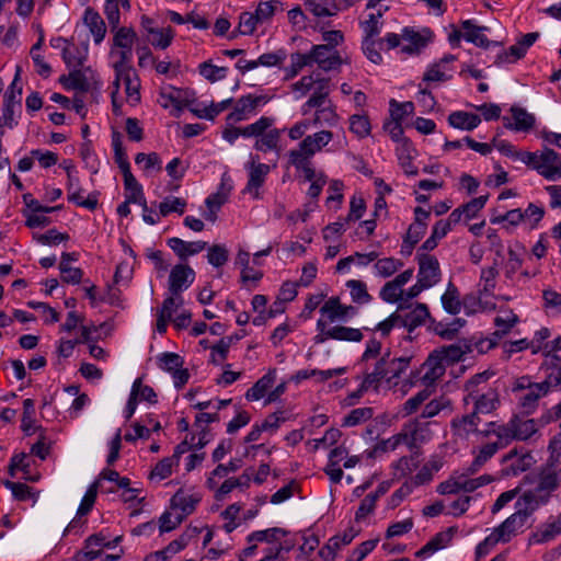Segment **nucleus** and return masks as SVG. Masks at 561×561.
I'll use <instances>...</instances> for the list:
<instances>
[{
  "mask_svg": "<svg viewBox=\"0 0 561 561\" xmlns=\"http://www.w3.org/2000/svg\"><path fill=\"white\" fill-rule=\"evenodd\" d=\"M494 376V371L484 370L468 379L463 386L466 396L463 403L473 404L472 412L478 416L494 412L501 404L496 388L486 387L488 380Z\"/></svg>",
  "mask_w": 561,
  "mask_h": 561,
  "instance_id": "obj_1",
  "label": "nucleus"
},
{
  "mask_svg": "<svg viewBox=\"0 0 561 561\" xmlns=\"http://www.w3.org/2000/svg\"><path fill=\"white\" fill-rule=\"evenodd\" d=\"M410 362L411 357H391L388 351L376 362L374 370L365 375L362 390L370 388L378 390L380 381L391 382L393 379L399 378L408 369Z\"/></svg>",
  "mask_w": 561,
  "mask_h": 561,
  "instance_id": "obj_2",
  "label": "nucleus"
},
{
  "mask_svg": "<svg viewBox=\"0 0 561 561\" xmlns=\"http://www.w3.org/2000/svg\"><path fill=\"white\" fill-rule=\"evenodd\" d=\"M516 156L546 180L554 182L561 179V157L553 149L546 148L541 152L522 151Z\"/></svg>",
  "mask_w": 561,
  "mask_h": 561,
  "instance_id": "obj_3",
  "label": "nucleus"
},
{
  "mask_svg": "<svg viewBox=\"0 0 561 561\" xmlns=\"http://www.w3.org/2000/svg\"><path fill=\"white\" fill-rule=\"evenodd\" d=\"M245 170L248 171V182L242 193L250 194L254 199H261L260 188L264 185L271 167L260 162L257 156L251 154L250 161L245 164Z\"/></svg>",
  "mask_w": 561,
  "mask_h": 561,
  "instance_id": "obj_4",
  "label": "nucleus"
},
{
  "mask_svg": "<svg viewBox=\"0 0 561 561\" xmlns=\"http://www.w3.org/2000/svg\"><path fill=\"white\" fill-rule=\"evenodd\" d=\"M506 424L507 428L502 430V437L507 438V446L514 440H527L538 432V423L534 419L513 415Z\"/></svg>",
  "mask_w": 561,
  "mask_h": 561,
  "instance_id": "obj_5",
  "label": "nucleus"
},
{
  "mask_svg": "<svg viewBox=\"0 0 561 561\" xmlns=\"http://www.w3.org/2000/svg\"><path fill=\"white\" fill-rule=\"evenodd\" d=\"M527 522L528 518L525 514L515 510L512 515L492 530V534L500 543H507L525 531Z\"/></svg>",
  "mask_w": 561,
  "mask_h": 561,
  "instance_id": "obj_6",
  "label": "nucleus"
},
{
  "mask_svg": "<svg viewBox=\"0 0 561 561\" xmlns=\"http://www.w3.org/2000/svg\"><path fill=\"white\" fill-rule=\"evenodd\" d=\"M534 463V457L528 451L513 448L502 458V477H517L530 469Z\"/></svg>",
  "mask_w": 561,
  "mask_h": 561,
  "instance_id": "obj_7",
  "label": "nucleus"
},
{
  "mask_svg": "<svg viewBox=\"0 0 561 561\" xmlns=\"http://www.w3.org/2000/svg\"><path fill=\"white\" fill-rule=\"evenodd\" d=\"M419 264L417 280L427 288L433 287L440 280V265L436 256L428 253H416Z\"/></svg>",
  "mask_w": 561,
  "mask_h": 561,
  "instance_id": "obj_8",
  "label": "nucleus"
},
{
  "mask_svg": "<svg viewBox=\"0 0 561 561\" xmlns=\"http://www.w3.org/2000/svg\"><path fill=\"white\" fill-rule=\"evenodd\" d=\"M481 417L472 411L456 415L450 421V432L456 440H468L472 434L479 433Z\"/></svg>",
  "mask_w": 561,
  "mask_h": 561,
  "instance_id": "obj_9",
  "label": "nucleus"
},
{
  "mask_svg": "<svg viewBox=\"0 0 561 561\" xmlns=\"http://www.w3.org/2000/svg\"><path fill=\"white\" fill-rule=\"evenodd\" d=\"M550 495L534 488L525 491L515 502V510L520 511L529 518L539 507L550 501Z\"/></svg>",
  "mask_w": 561,
  "mask_h": 561,
  "instance_id": "obj_10",
  "label": "nucleus"
},
{
  "mask_svg": "<svg viewBox=\"0 0 561 561\" xmlns=\"http://www.w3.org/2000/svg\"><path fill=\"white\" fill-rule=\"evenodd\" d=\"M195 279L194 270L184 264L174 265L169 275V291L173 296H179L187 289Z\"/></svg>",
  "mask_w": 561,
  "mask_h": 561,
  "instance_id": "obj_11",
  "label": "nucleus"
},
{
  "mask_svg": "<svg viewBox=\"0 0 561 561\" xmlns=\"http://www.w3.org/2000/svg\"><path fill=\"white\" fill-rule=\"evenodd\" d=\"M308 56H310V64L317 62L319 68L324 71L336 69L342 64L339 51L331 50L329 45H314Z\"/></svg>",
  "mask_w": 561,
  "mask_h": 561,
  "instance_id": "obj_12",
  "label": "nucleus"
},
{
  "mask_svg": "<svg viewBox=\"0 0 561 561\" xmlns=\"http://www.w3.org/2000/svg\"><path fill=\"white\" fill-rule=\"evenodd\" d=\"M268 99L265 95H252L248 94L241 96L231 113L227 116L229 124H234L247 118V115L254 112L261 104L267 103Z\"/></svg>",
  "mask_w": 561,
  "mask_h": 561,
  "instance_id": "obj_13",
  "label": "nucleus"
},
{
  "mask_svg": "<svg viewBox=\"0 0 561 561\" xmlns=\"http://www.w3.org/2000/svg\"><path fill=\"white\" fill-rule=\"evenodd\" d=\"M432 35L428 28L416 32L411 27H404L401 37L403 41L408 42V44L401 47V53L407 55L419 54L427 46L428 42L432 39Z\"/></svg>",
  "mask_w": 561,
  "mask_h": 561,
  "instance_id": "obj_14",
  "label": "nucleus"
},
{
  "mask_svg": "<svg viewBox=\"0 0 561 561\" xmlns=\"http://www.w3.org/2000/svg\"><path fill=\"white\" fill-rule=\"evenodd\" d=\"M333 139V134L330 130H320L313 135H309L299 144V149L291 150L290 152H298L304 157L311 158L316 152L320 151Z\"/></svg>",
  "mask_w": 561,
  "mask_h": 561,
  "instance_id": "obj_15",
  "label": "nucleus"
},
{
  "mask_svg": "<svg viewBox=\"0 0 561 561\" xmlns=\"http://www.w3.org/2000/svg\"><path fill=\"white\" fill-rule=\"evenodd\" d=\"M510 111L512 113L513 122H511L506 116L502 118L503 125L506 129L527 133L534 128L536 117L528 113L524 107L513 105Z\"/></svg>",
  "mask_w": 561,
  "mask_h": 561,
  "instance_id": "obj_16",
  "label": "nucleus"
},
{
  "mask_svg": "<svg viewBox=\"0 0 561 561\" xmlns=\"http://www.w3.org/2000/svg\"><path fill=\"white\" fill-rule=\"evenodd\" d=\"M322 318H327V322L333 323L336 320H344L355 314L356 310L353 306L342 305L339 297H330L320 308Z\"/></svg>",
  "mask_w": 561,
  "mask_h": 561,
  "instance_id": "obj_17",
  "label": "nucleus"
},
{
  "mask_svg": "<svg viewBox=\"0 0 561 561\" xmlns=\"http://www.w3.org/2000/svg\"><path fill=\"white\" fill-rule=\"evenodd\" d=\"M561 534V513L551 516L549 519L537 527L530 536V542L541 545L552 541Z\"/></svg>",
  "mask_w": 561,
  "mask_h": 561,
  "instance_id": "obj_18",
  "label": "nucleus"
},
{
  "mask_svg": "<svg viewBox=\"0 0 561 561\" xmlns=\"http://www.w3.org/2000/svg\"><path fill=\"white\" fill-rule=\"evenodd\" d=\"M187 92L174 87L163 89L159 93V103L162 107H173V115L179 116L185 106L188 105Z\"/></svg>",
  "mask_w": 561,
  "mask_h": 561,
  "instance_id": "obj_19",
  "label": "nucleus"
},
{
  "mask_svg": "<svg viewBox=\"0 0 561 561\" xmlns=\"http://www.w3.org/2000/svg\"><path fill=\"white\" fill-rule=\"evenodd\" d=\"M456 531V527H449L444 531L437 533L425 546L415 552V557L425 559L436 551L444 549L450 543Z\"/></svg>",
  "mask_w": 561,
  "mask_h": 561,
  "instance_id": "obj_20",
  "label": "nucleus"
},
{
  "mask_svg": "<svg viewBox=\"0 0 561 561\" xmlns=\"http://www.w3.org/2000/svg\"><path fill=\"white\" fill-rule=\"evenodd\" d=\"M550 391L547 382L543 380L534 383L529 390L518 394V403L525 413L529 414L535 411L540 398Z\"/></svg>",
  "mask_w": 561,
  "mask_h": 561,
  "instance_id": "obj_21",
  "label": "nucleus"
},
{
  "mask_svg": "<svg viewBox=\"0 0 561 561\" xmlns=\"http://www.w3.org/2000/svg\"><path fill=\"white\" fill-rule=\"evenodd\" d=\"M466 324L467 321L462 318H455L449 322L431 319L428 329L444 340H454Z\"/></svg>",
  "mask_w": 561,
  "mask_h": 561,
  "instance_id": "obj_22",
  "label": "nucleus"
},
{
  "mask_svg": "<svg viewBox=\"0 0 561 561\" xmlns=\"http://www.w3.org/2000/svg\"><path fill=\"white\" fill-rule=\"evenodd\" d=\"M461 30L463 31V38L479 47L488 48L492 44H499L497 42H490L484 35L489 27L476 25L472 20L462 21Z\"/></svg>",
  "mask_w": 561,
  "mask_h": 561,
  "instance_id": "obj_23",
  "label": "nucleus"
},
{
  "mask_svg": "<svg viewBox=\"0 0 561 561\" xmlns=\"http://www.w3.org/2000/svg\"><path fill=\"white\" fill-rule=\"evenodd\" d=\"M168 245L173 250V252L181 259L186 260L191 255H195L201 253L207 248V242L205 241H184L178 237L170 238L168 240Z\"/></svg>",
  "mask_w": 561,
  "mask_h": 561,
  "instance_id": "obj_24",
  "label": "nucleus"
},
{
  "mask_svg": "<svg viewBox=\"0 0 561 561\" xmlns=\"http://www.w3.org/2000/svg\"><path fill=\"white\" fill-rule=\"evenodd\" d=\"M314 92L310 95V98L302 105L301 111L302 114L306 115L311 108H319L324 106L329 94H330V79L328 78H319L317 83L314 84Z\"/></svg>",
  "mask_w": 561,
  "mask_h": 561,
  "instance_id": "obj_25",
  "label": "nucleus"
},
{
  "mask_svg": "<svg viewBox=\"0 0 561 561\" xmlns=\"http://www.w3.org/2000/svg\"><path fill=\"white\" fill-rule=\"evenodd\" d=\"M423 369L425 371L422 380L426 386H431L445 374L446 366L440 356L434 351L423 364Z\"/></svg>",
  "mask_w": 561,
  "mask_h": 561,
  "instance_id": "obj_26",
  "label": "nucleus"
},
{
  "mask_svg": "<svg viewBox=\"0 0 561 561\" xmlns=\"http://www.w3.org/2000/svg\"><path fill=\"white\" fill-rule=\"evenodd\" d=\"M404 313L407 330L409 332H412L414 329L424 324L426 321L428 322L430 325L431 319H434L433 317H431L428 307L425 304L421 302L416 304V306L413 309L404 307Z\"/></svg>",
  "mask_w": 561,
  "mask_h": 561,
  "instance_id": "obj_27",
  "label": "nucleus"
},
{
  "mask_svg": "<svg viewBox=\"0 0 561 561\" xmlns=\"http://www.w3.org/2000/svg\"><path fill=\"white\" fill-rule=\"evenodd\" d=\"M78 260L77 253L75 252H64L61 254V260L59 263V271L61 273L62 282L67 284L77 285L82 280L83 271L79 267H71L67 265V261H76Z\"/></svg>",
  "mask_w": 561,
  "mask_h": 561,
  "instance_id": "obj_28",
  "label": "nucleus"
},
{
  "mask_svg": "<svg viewBox=\"0 0 561 561\" xmlns=\"http://www.w3.org/2000/svg\"><path fill=\"white\" fill-rule=\"evenodd\" d=\"M472 350L473 345L471 342L463 341L462 343L443 346L440 350L435 351L444 360V363L451 364L462 360L463 356L468 353H471Z\"/></svg>",
  "mask_w": 561,
  "mask_h": 561,
  "instance_id": "obj_29",
  "label": "nucleus"
},
{
  "mask_svg": "<svg viewBox=\"0 0 561 561\" xmlns=\"http://www.w3.org/2000/svg\"><path fill=\"white\" fill-rule=\"evenodd\" d=\"M83 22L93 35L95 44H100L106 34V25L101 15L92 8H87Z\"/></svg>",
  "mask_w": 561,
  "mask_h": 561,
  "instance_id": "obj_30",
  "label": "nucleus"
},
{
  "mask_svg": "<svg viewBox=\"0 0 561 561\" xmlns=\"http://www.w3.org/2000/svg\"><path fill=\"white\" fill-rule=\"evenodd\" d=\"M448 123L454 128L473 130L480 125L481 118L479 115L473 113L456 111L449 114Z\"/></svg>",
  "mask_w": 561,
  "mask_h": 561,
  "instance_id": "obj_31",
  "label": "nucleus"
},
{
  "mask_svg": "<svg viewBox=\"0 0 561 561\" xmlns=\"http://www.w3.org/2000/svg\"><path fill=\"white\" fill-rule=\"evenodd\" d=\"M232 190L231 179L227 173H224L221 176L220 185L216 193L210 194L205 204L207 207H215L216 209H220V207L228 201L229 195Z\"/></svg>",
  "mask_w": 561,
  "mask_h": 561,
  "instance_id": "obj_32",
  "label": "nucleus"
},
{
  "mask_svg": "<svg viewBox=\"0 0 561 561\" xmlns=\"http://www.w3.org/2000/svg\"><path fill=\"white\" fill-rule=\"evenodd\" d=\"M289 534L288 530L280 527H272L264 530H255L248 535V543L252 542H267L277 543L283 537Z\"/></svg>",
  "mask_w": 561,
  "mask_h": 561,
  "instance_id": "obj_33",
  "label": "nucleus"
},
{
  "mask_svg": "<svg viewBox=\"0 0 561 561\" xmlns=\"http://www.w3.org/2000/svg\"><path fill=\"white\" fill-rule=\"evenodd\" d=\"M440 301L444 310L451 316H456L461 311L460 293L451 282L448 283L446 291L440 297Z\"/></svg>",
  "mask_w": 561,
  "mask_h": 561,
  "instance_id": "obj_34",
  "label": "nucleus"
},
{
  "mask_svg": "<svg viewBox=\"0 0 561 561\" xmlns=\"http://www.w3.org/2000/svg\"><path fill=\"white\" fill-rule=\"evenodd\" d=\"M275 381V370H270L263 377H261L248 391L245 392V399L248 401H257L262 399L267 390L273 386Z\"/></svg>",
  "mask_w": 561,
  "mask_h": 561,
  "instance_id": "obj_35",
  "label": "nucleus"
},
{
  "mask_svg": "<svg viewBox=\"0 0 561 561\" xmlns=\"http://www.w3.org/2000/svg\"><path fill=\"white\" fill-rule=\"evenodd\" d=\"M280 135V129L270 127L264 134L259 136L254 144V149L263 152L278 150Z\"/></svg>",
  "mask_w": 561,
  "mask_h": 561,
  "instance_id": "obj_36",
  "label": "nucleus"
},
{
  "mask_svg": "<svg viewBox=\"0 0 561 561\" xmlns=\"http://www.w3.org/2000/svg\"><path fill=\"white\" fill-rule=\"evenodd\" d=\"M59 80L67 90L87 93L91 88L87 76L80 70L71 71L67 77L61 76Z\"/></svg>",
  "mask_w": 561,
  "mask_h": 561,
  "instance_id": "obj_37",
  "label": "nucleus"
},
{
  "mask_svg": "<svg viewBox=\"0 0 561 561\" xmlns=\"http://www.w3.org/2000/svg\"><path fill=\"white\" fill-rule=\"evenodd\" d=\"M517 322L518 317L512 310H506L503 313L497 314L494 318V325L496 330L493 332L492 336L497 340L502 339Z\"/></svg>",
  "mask_w": 561,
  "mask_h": 561,
  "instance_id": "obj_38",
  "label": "nucleus"
},
{
  "mask_svg": "<svg viewBox=\"0 0 561 561\" xmlns=\"http://www.w3.org/2000/svg\"><path fill=\"white\" fill-rule=\"evenodd\" d=\"M412 151H414L412 144L409 140H404L397 149V156L404 173L407 175L415 176L419 174V170L412 162Z\"/></svg>",
  "mask_w": 561,
  "mask_h": 561,
  "instance_id": "obj_39",
  "label": "nucleus"
},
{
  "mask_svg": "<svg viewBox=\"0 0 561 561\" xmlns=\"http://www.w3.org/2000/svg\"><path fill=\"white\" fill-rule=\"evenodd\" d=\"M188 545L187 536L182 535L171 541L164 549L150 554V561H167Z\"/></svg>",
  "mask_w": 561,
  "mask_h": 561,
  "instance_id": "obj_40",
  "label": "nucleus"
},
{
  "mask_svg": "<svg viewBox=\"0 0 561 561\" xmlns=\"http://www.w3.org/2000/svg\"><path fill=\"white\" fill-rule=\"evenodd\" d=\"M327 335L330 336L331 340L346 341V342H360L364 337V335L359 329L343 327V325H335V327L329 328Z\"/></svg>",
  "mask_w": 561,
  "mask_h": 561,
  "instance_id": "obj_41",
  "label": "nucleus"
},
{
  "mask_svg": "<svg viewBox=\"0 0 561 561\" xmlns=\"http://www.w3.org/2000/svg\"><path fill=\"white\" fill-rule=\"evenodd\" d=\"M546 364L550 366L551 371L547 375L545 381L547 382L550 390L561 391V356L560 360L553 357V353L547 351Z\"/></svg>",
  "mask_w": 561,
  "mask_h": 561,
  "instance_id": "obj_42",
  "label": "nucleus"
},
{
  "mask_svg": "<svg viewBox=\"0 0 561 561\" xmlns=\"http://www.w3.org/2000/svg\"><path fill=\"white\" fill-rule=\"evenodd\" d=\"M112 146L114 149V160L121 169L122 173L126 174L131 172L130 163L123 147L122 135L118 131H113L112 134Z\"/></svg>",
  "mask_w": 561,
  "mask_h": 561,
  "instance_id": "obj_43",
  "label": "nucleus"
},
{
  "mask_svg": "<svg viewBox=\"0 0 561 561\" xmlns=\"http://www.w3.org/2000/svg\"><path fill=\"white\" fill-rule=\"evenodd\" d=\"M148 34L150 35L149 42L151 45L160 49L168 48L174 37V31L170 26L165 28H149Z\"/></svg>",
  "mask_w": 561,
  "mask_h": 561,
  "instance_id": "obj_44",
  "label": "nucleus"
},
{
  "mask_svg": "<svg viewBox=\"0 0 561 561\" xmlns=\"http://www.w3.org/2000/svg\"><path fill=\"white\" fill-rule=\"evenodd\" d=\"M339 115L336 113L335 106L329 101L328 106H321L317 108L313 118V125H327L329 127H333L339 123Z\"/></svg>",
  "mask_w": 561,
  "mask_h": 561,
  "instance_id": "obj_45",
  "label": "nucleus"
},
{
  "mask_svg": "<svg viewBox=\"0 0 561 561\" xmlns=\"http://www.w3.org/2000/svg\"><path fill=\"white\" fill-rule=\"evenodd\" d=\"M124 176V186L126 191V198L128 202H133L134 204H141L145 199L142 186L138 183L136 178L131 172L123 174Z\"/></svg>",
  "mask_w": 561,
  "mask_h": 561,
  "instance_id": "obj_46",
  "label": "nucleus"
},
{
  "mask_svg": "<svg viewBox=\"0 0 561 561\" xmlns=\"http://www.w3.org/2000/svg\"><path fill=\"white\" fill-rule=\"evenodd\" d=\"M499 275L496 262L490 266L481 270L480 283L482 287L479 289L480 295H492L496 285V277Z\"/></svg>",
  "mask_w": 561,
  "mask_h": 561,
  "instance_id": "obj_47",
  "label": "nucleus"
},
{
  "mask_svg": "<svg viewBox=\"0 0 561 561\" xmlns=\"http://www.w3.org/2000/svg\"><path fill=\"white\" fill-rule=\"evenodd\" d=\"M2 483L7 489H9L12 492V495L16 501L33 500V502H36L37 495L27 484L21 482H13L10 480H4Z\"/></svg>",
  "mask_w": 561,
  "mask_h": 561,
  "instance_id": "obj_48",
  "label": "nucleus"
},
{
  "mask_svg": "<svg viewBox=\"0 0 561 561\" xmlns=\"http://www.w3.org/2000/svg\"><path fill=\"white\" fill-rule=\"evenodd\" d=\"M353 302L365 305L370 302L371 296L367 291V286L363 280L351 279L346 282Z\"/></svg>",
  "mask_w": 561,
  "mask_h": 561,
  "instance_id": "obj_49",
  "label": "nucleus"
},
{
  "mask_svg": "<svg viewBox=\"0 0 561 561\" xmlns=\"http://www.w3.org/2000/svg\"><path fill=\"white\" fill-rule=\"evenodd\" d=\"M409 428V432H405L404 434H407L405 445L410 449L416 448L427 439V424L421 425L419 423H414L413 425H410Z\"/></svg>",
  "mask_w": 561,
  "mask_h": 561,
  "instance_id": "obj_50",
  "label": "nucleus"
},
{
  "mask_svg": "<svg viewBox=\"0 0 561 561\" xmlns=\"http://www.w3.org/2000/svg\"><path fill=\"white\" fill-rule=\"evenodd\" d=\"M118 78H122L125 84V92L127 96L134 101H140L139 88L140 83L138 77L134 72V70L124 71L123 73H117Z\"/></svg>",
  "mask_w": 561,
  "mask_h": 561,
  "instance_id": "obj_51",
  "label": "nucleus"
},
{
  "mask_svg": "<svg viewBox=\"0 0 561 561\" xmlns=\"http://www.w3.org/2000/svg\"><path fill=\"white\" fill-rule=\"evenodd\" d=\"M274 124V118L262 116L255 123L250 124L245 127H240L242 137H255L259 138L260 135L264 134L272 125Z\"/></svg>",
  "mask_w": 561,
  "mask_h": 561,
  "instance_id": "obj_52",
  "label": "nucleus"
},
{
  "mask_svg": "<svg viewBox=\"0 0 561 561\" xmlns=\"http://www.w3.org/2000/svg\"><path fill=\"white\" fill-rule=\"evenodd\" d=\"M403 266V262L394 257H383L377 260L374 265L376 274L380 277L387 278L392 276L397 271Z\"/></svg>",
  "mask_w": 561,
  "mask_h": 561,
  "instance_id": "obj_53",
  "label": "nucleus"
},
{
  "mask_svg": "<svg viewBox=\"0 0 561 561\" xmlns=\"http://www.w3.org/2000/svg\"><path fill=\"white\" fill-rule=\"evenodd\" d=\"M35 404L32 399L23 401V415L21 420V428L26 435H32L37 427H34ZM42 430V427H38Z\"/></svg>",
  "mask_w": 561,
  "mask_h": 561,
  "instance_id": "obj_54",
  "label": "nucleus"
},
{
  "mask_svg": "<svg viewBox=\"0 0 561 561\" xmlns=\"http://www.w3.org/2000/svg\"><path fill=\"white\" fill-rule=\"evenodd\" d=\"M374 415V410L368 407L356 408L352 410L347 415L344 416L342 426H356L370 420Z\"/></svg>",
  "mask_w": 561,
  "mask_h": 561,
  "instance_id": "obj_55",
  "label": "nucleus"
},
{
  "mask_svg": "<svg viewBox=\"0 0 561 561\" xmlns=\"http://www.w3.org/2000/svg\"><path fill=\"white\" fill-rule=\"evenodd\" d=\"M350 130L358 138H365L370 135L371 125L368 116L354 114L350 117Z\"/></svg>",
  "mask_w": 561,
  "mask_h": 561,
  "instance_id": "obj_56",
  "label": "nucleus"
},
{
  "mask_svg": "<svg viewBox=\"0 0 561 561\" xmlns=\"http://www.w3.org/2000/svg\"><path fill=\"white\" fill-rule=\"evenodd\" d=\"M283 3L277 0L261 1L255 10L256 19L261 23L268 21L277 11H283Z\"/></svg>",
  "mask_w": 561,
  "mask_h": 561,
  "instance_id": "obj_57",
  "label": "nucleus"
},
{
  "mask_svg": "<svg viewBox=\"0 0 561 561\" xmlns=\"http://www.w3.org/2000/svg\"><path fill=\"white\" fill-rule=\"evenodd\" d=\"M229 260V251L225 244L208 247L207 261L214 267L224 266Z\"/></svg>",
  "mask_w": 561,
  "mask_h": 561,
  "instance_id": "obj_58",
  "label": "nucleus"
},
{
  "mask_svg": "<svg viewBox=\"0 0 561 561\" xmlns=\"http://www.w3.org/2000/svg\"><path fill=\"white\" fill-rule=\"evenodd\" d=\"M288 157L290 164L296 169L301 170L307 181H314L316 172L310 165V158L304 157L298 152H289Z\"/></svg>",
  "mask_w": 561,
  "mask_h": 561,
  "instance_id": "obj_59",
  "label": "nucleus"
},
{
  "mask_svg": "<svg viewBox=\"0 0 561 561\" xmlns=\"http://www.w3.org/2000/svg\"><path fill=\"white\" fill-rule=\"evenodd\" d=\"M186 201L181 197L169 196L159 204L160 215L167 217L171 213H178L182 215L185 211Z\"/></svg>",
  "mask_w": 561,
  "mask_h": 561,
  "instance_id": "obj_60",
  "label": "nucleus"
},
{
  "mask_svg": "<svg viewBox=\"0 0 561 561\" xmlns=\"http://www.w3.org/2000/svg\"><path fill=\"white\" fill-rule=\"evenodd\" d=\"M199 500L201 499L197 495H185L182 492H178L172 497V505L179 507L183 515H188L195 510V506Z\"/></svg>",
  "mask_w": 561,
  "mask_h": 561,
  "instance_id": "obj_61",
  "label": "nucleus"
},
{
  "mask_svg": "<svg viewBox=\"0 0 561 561\" xmlns=\"http://www.w3.org/2000/svg\"><path fill=\"white\" fill-rule=\"evenodd\" d=\"M44 43V38L39 37V39L32 46L31 56L37 68V73L44 78L48 77L51 72V67L44 60V57L38 53L42 45Z\"/></svg>",
  "mask_w": 561,
  "mask_h": 561,
  "instance_id": "obj_62",
  "label": "nucleus"
},
{
  "mask_svg": "<svg viewBox=\"0 0 561 561\" xmlns=\"http://www.w3.org/2000/svg\"><path fill=\"white\" fill-rule=\"evenodd\" d=\"M227 71L226 67L215 66L210 61H204L199 65V73L210 82L224 79Z\"/></svg>",
  "mask_w": 561,
  "mask_h": 561,
  "instance_id": "obj_63",
  "label": "nucleus"
},
{
  "mask_svg": "<svg viewBox=\"0 0 561 561\" xmlns=\"http://www.w3.org/2000/svg\"><path fill=\"white\" fill-rule=\"evenodd\" d=\"M403 289L393 280H390L381 287L379 296L383 301L394 304L403 299Z\"/></svg>",
  "mask_w": 561,
  "mask_h": 561,
  "instance_id": "obj_64",
  "label": "nucleus"
}]
</instances>
